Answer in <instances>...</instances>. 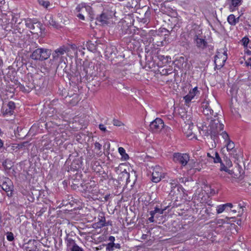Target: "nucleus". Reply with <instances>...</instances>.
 Instances as JSON below:
<instances>
[{"mask_svg": "<svg viewBox=\"0 0 251 251\" xmlns=\"http://www.w3.org/2000/svg\"><path fill=\"white\" fill-rule=\"evenodd\" d=\"M51 54L50 50L45 48H38L34 50L30 55V57L37 61H44L48 59Z\"/></svg>", "mask_w": 251, "mask_h": 251, "instance_id": "obj_1", "label": "nucleus"}, {"mask_svg": "<svg viewBox=\"0 0 251 251\" xmlns=\"http://www.w3.org/2000/svg\"><path fill=\"white\" fill-rule=\"evenodd\" d=\"M211 122L209 125L210 135L211 136H216L221 131L224 129V125L221 122L217 115H214V118L211 117Z\"/></svg>", "mask_w": 251, "mask_h": 251, "instance_id": "obj_2", "label": "nucleus"}, {"mask_svg": "<svg viewBox=\"0 0 251 251\" xmlns=\"http://www.w3.org/2000/svg\"><path fill=\"white\" fill-rule=\"evenodd\" d=\"M25 25L27 27L31 29V32L33 34L41 33L42 25L40 22L33 23L31 19L25 20Z\"/></svg>", "mask_w": 251, "mask_h": 251, "instance_id": "obj_3", "label": "nucleus"}, {"mask_svg": "<svg viewBox=\"0 0 251 251\" xmlns=\"http://www.w3.org/2000/svg\"><path fill=\"white\" fill-rule=\"evenodd\" d=\"M189 156L187 153H175L173 155V160L176 163H179L183 166L187 165L189 161Z\"/></svg>", "mask_w": 251, "mask_h": 251, "instance_id": "obj_4", "label": "nucleus"}, {"mask_svg": "<svg viewBox=\"0 0 251 251\" xmlns=\"http://www.w3.org/2000/svg\"><path fill=\"white\" fill-rule=\"evenodd\" d=\"M152 179L151 180L154 183L159 182L162 178L163 170L161 167L156 165L152 167Z\"/></svg>", "mask_w": 251, "mask_h": 251, "instance_id": "obj_5", "label": "nucleus"}, {"mask_svg": "<svg viewBox=\"0 0 251 251\" xmlns=\"http://www.w3.org/2000/svg\"><path fill=\"white\" fill-rule=\"evenodd\" d=\"M227 59V55L226 52L223 53L218 52L215 56L214 63L215 64V67L217 69H221L225 64V63Z\"/></svg>", "mask_w": 251, "mask_h": 251, "instance_id": "obj_6", "label": "nucleus"}, {"mask_svg": "<svg viewBox=\"0 0 251 251\" xmlns=\"http://www.w3.org/2000/svg\"><path fill=\"white\" fill-rule=\"evenodd\" d=\"M164 127L163 120L160 118H156L152 121L150 125V129L153 132H158Z\"/></svg>", "mask_w": 251, "mask_h": 251, "instance_id": "obj_7", "label": "nucleus"}, {"mask_svg": "<svg viewBox=\"0 0 251 251\" xmlns=\"http://www.w3.org/2000/svg\"><path fill=\"white\" fill-rule=\"evenodd\" d=\"M15 108V104L13 101H10L2 108V113L3 115H12Z\"/></svg>", "mask_w": 251, "mask_h": 251, "instance_id": "obj_8", "label": "nucleus"}, {"mask_svg": "<svg viewBox=\"0 0 251 251\" xmlns=\"http://www.w3.org/2000/svg\"><path fill=\"white\" fill-rule=\"evenodd\" d=\"M67 50V48L64 47H60L55 50L52 53V60L55 61L61 59L63 55L66 52Z\"/></svg>", "mask_w": 251, "mask_h": 251, "instance_id": "obj_9", "label": "nucleus"}, {"mask_svg": "<svg viewBox=\"0 0 251 251\" xmlns=\"http://www.w3.org/2000/svg\"><path fill=\"white\" fill-rule=\"evenodd\" d=\"M0 185L2 189L6 192H10V195L12 194V190L13 185L10 180L8 178H5V180L0 182Z\"/></svg>", "mask_w": 251, "mask_h": 251, "instance_id": "obj_10", "label": "nucleus"}, {"mask_svg": "<svg viewBox=\"0 0 251 251\" xmlns=\"http://www.w3.org/2000/svg\"><path fill=\"white\" fill-rule=\"evenodd\" d=\"M194 42L197 47L200 49L203 50L207 47V42L203 39L195 35L194 37Z\"/></svg>", "mask_w": 251, "mask_h": 251, "instance_id": "obj_11", "label": "nucleus"}, {"mask_svg": "<svg viewBox=\"0 0 251 251\" xmlns=\"http://www.w3.org/2000/svg\"><path fill=\"white\" fill-rule=\"evenodd\" d=\"M117 49L115 46H109L106 48L105 53V56L108 58H113L114 57L117 53Z\"/></svg>", "mask_w": 251, "mask_h": 251, "instance_id": "obj_12", "label": "nucleus"}, {"mask_svg": "<svg viewBox=\"0 0 251 251\" xmlns=\"http://www.w3.org/2000/svg\"><path fill=\"white\" fill-rule=\"evenodd\" d=\"M109 17L105 13H102L96 19V23L97 24L104 25L108 24V20Z\"/></svg>", "mask_w": 251, "mask_h": 251, "instance_id": "obj_13", "label": "nucleus"}, {"mask_svg": "<svg viewBox=\"0 0 251 251\" xmlns=\"http://www.w3.org/2000/svg\"><path fill=\"white\" fill-rule=\"evenodd\" d=\"M202 165L200 166V163L196 161L194 159L190 160L188 163V168L190 170L195 169L196 170L200 172L202 168H203Z\"/></svg>", "mask_w": 251, "mask_h": 251, "instance_id": "obj_14", "label": "nucleus"}, {"mask_svg": "<svg viewBox=\"0 0 251 251\" xmlns=\"http://www.w3.org/2000/svg\"><path fill=\"white\" fill-rule=\"evenodd\" d=\"M199 92L197 87H195L192 90H190L189 93L184 97L185 102L186 103L190 102Z\"/></svg>", "mask_w": 251, "mask_h": 251, "instance_id": "obj_15", "label": "nucleus"}, {"mask_svg": "<svg viewBox=\"0 0 251 251\" xmlns=\"http://www.w3.org/2000/svg\"><path fill=\"white\" fill-rule=\"evenodd\" d=\"M201 107L203 109V113L206 116H211L213 113V111L209 106V103L207 101H204L202 103Z\"/></svg>", "mask_w": 251, "mask_h": 251, "instance_id": "obj_16", "label": "nucleus"}, {"mask_svg": "<svg viewBox=\"0 0 251 251\" xmlns=\"http://www.w3.org/2000/svg\"><path fill=\"white\" fill-rule=\"evenodd\" d=\"M169 184L171 188L170 194L174 195L176 193L175 189L177 188V191H178V189L180 187L178 184V181L176 179H171L169 180Z\"/></svg>", "mask_w": 251, "mask_h": 251, "instance_id": "obj_17", "label": "nucleus"}, {"mask_svg": "<svg viewBox=\"0 0 251 251\" xmlns=\"http://www.w3.org/2000/svg\"><path fill=\"white\" fill-rule=\"evenodd\" d=\"M66 243L67 247V249L70 251H73L78 246L76 244L75 241L71 238H66Z\"/></svg>", "mask_w": 251, "mask_h": 251, "instance_id": "obj_18", "label": "nucleus"}, {"mask_svg": "<svg viewBox=\"0 0 251 251\" xmlns=\"http://www.w3.org/2000/svg\"><path fill=\"white\" fill-rule=\"evenodd\" d=\"M207 156L213 159V162L215 163H217L218 162L221 161V158L219 153L214 151L211 150V152H207Z\"/></svg>", "mask_w": 251, "mask_h": 251, "instance_id": "obj_19", "label": "nucleus"}, {"mask_svg": "<svg viewBox=\"0 0 251 251\" xmlns=\"http://www.w3.org/2000/svg\"><path fill=\"white\" fill-rule=\"evenodd\" d=\"M97 186L95 183H93V184H87L84 190L85 192L88 194H95L97 191Z\"/></svg>", "mask_w": 251, "mask_h": 251, "instance_id": "obj_20", "label": "nucleus"}, {"mask_svg": "<svg viewBox=\"0 0 251 251\" xmlns=\"http://www.w3.org/2000/svg\"><path fill=\"white\" fill-rule=\"evenodd\" d=\"M98 222H97L96 224V228H101L103 226H105L106 221L104 216L101 214V215H99L98 217Z\"/></svg>", "mask_w": 251, "mask_h": 251, "instance_id": "obj_21", "label": "nucleus"}, {"mask_svg": "<svg viewBox=\"0 0 251 251\" xmlns=\"http://www.w3.org/2000/svg\"><path fill=\"white\" fill-rule=\"evenodd\" d=\"M226 146L227 150L229 151H231L230 154L232 155L233 157H235L234 152H235V149L234 148V143L230 140H228L227 142H226Z\"/></svg>", "mask_w": 251, "mask_h": 251, "instance_id": "obj_22", "label": "nucleus"}, {"mask_svg": "<svg viewBox=\"0 0 251 251\" xmlns=\"http://www.w3.org/2000/svg\"><path fill=\"white\" fill-rule=\"evenodd\" d=\"M170 205H168L167 206L164 207L163 208H159L157 207H156L154 210L151 211L150 214L151 215H155L158 213L159 214H162L165 210H166L168 207H169Z\"/></svg>", "mask_w": 251, "mask_h": 251, "instance_id": "obj_23", "label": "nucleus"}, {"mask_svg": "<svg viewBox=\"0 0 251 251\" xmlns=\"http://www.w3.org/2000/svg\"><path fill=\"white\" fill-rule=\"evenodd\" d=\"M239 17L236 18L235 16L231 14L227 17V21L229 24L232 25H235L237 23L239 22Z\"/></svg>", "mask_w": 251, "mask_h": 251, "instance_id": "obj_24", "label": "nucleus"}, {"mask_svg": "<svg viewBox=\"0 0 251 251\" xmlns=\"http://www.w3.org/2000/svg\"><path fill=\"white\" fill-rule=\"evenodd\" d=\"M200 133L203 136H208L210 134L209 129H207V127L205 125H201L199 127Z\"/></svg>", "mask_w": 251, "mask_h": 251, "instance_id": "obj_25", "label": "nucleus"}, {"mask_svg": "<svg viewBox=\"0 0 251 251\" xmlns=\"http://www.w3.org/2000/svg\"><path fill=\"white\" fill-rule=\"evenodd\" d=\"M218 163H220V170L221 171H225L226 172H227L228 174L230 175H232L233 173V171L232 170H229L228 168H227V167H226L225 163L223 162L222 160L221 159L220 162H218Z\"/></svg>", "mask_w": 251, "mask_h": 251, "instance_id": "obj_26", "label": "nucleus"}, {"mask_svg": "<svg viewBox=\"0 0 251 251\" xmlns=\"http://www.w3.org/2000/svg\"><path fill=\"white\" fill-rule=\"evenodd\" d=\"M193 125L191 126L190 124H186L184 127V131L186 134L187 136L189 137L193 134L192 131Z\"/></svg>", "mask_w": 251, "mask_h": 251, "instance_id": "obj_27", "label": "nucleus"}, {"mask_svg": "<svg viewBox=\"0 0 251 251\" xmlns=\"http://www.w3.org/2000/svg\"><path fill=\"white\" fill-rule=\"evenodd\" d=\"M118 151L121 155H122L123 157H124L125 159L128 158V155L126 153L125 150L123 148H122V147L119 148Z\"/></svg>", "mask_w": 251, "mask_h": 251, "instance_id": "obj_28", "label": "nucleus"}, {"mask_svg": "<svg viewBox=\"0 0 251 251\" xmlns=\"http://www.w3.org/2000/svg\"><path fill=\"white\" fill-rule=\"evenodd\" d=\"M42 143L43 144V148L44 149L48 150L50 149L51 145L50 144V141L43 140L42 141Z\"/></svg>", "mask_w": 251, "mask_h": 251, "instance_id": "obj_29", "label": "nucleus"}, {"mask_svg": "<svg viewBox=\"0 0 251 251\" xmlns=\"http://www.w3.org/2000/svg\"><path fill=\"white\" fill-rule=\"evenodd\" d=\"M226 207H225L224 204L220 205L217 207V213L218 214L222 213L224 210H225Z\"/></svg>", "mask_w": 251, "mask_h": 251, "instance_id": "obj_30", "label": "nucleus"}, {"mask_svg": "<svg viewBox=\"0 0 251 251\" xmlns=\"http://www.w3.org/2000/svg\"><path fill=\"white\" fill-rule=\"evenodd\" d=\"M7 240L9 241H13L14 240V234L11 232H7L6 233Z\"/></svg>", "mask_w": 251, "mask_h": 251, "instance_id": "obj_31", "label": "nucleus"}, {"mask_svg": "<svg viewBox=\"0 0 251 251\" xmlns=\"http://www.w3.org/2000/svg\"><path fill=\"white\" fill-rule=\"evenodd\" d=\"M38 2L40 5L43 6L45 8H47L50 5L49 1H45L44 0H38Z\"/></svg>", "mask_w": 251, "mask_h": 251, "instance_id": "obj_32", "label": "nucleus"}, {"mask_svg": "<svg viewBox=\"0 0 251 251\" xmlns=\"http://www.w3.org/2000/svg\"><path fill=\"white\" fill-rule=\"evenodd\" d=\"M72 96L73 97V98L72 99L73 101L70 102L71 103L74 105L78 101V95L76 94H74L73 95H72Z\"/></svg>", "mask_w": 251, "mask_h": 251, "instance_id": "obj_33", "label": "nucleus"}, {"mask_svg": "<svg viewBox=\"0 0 251 251\" xmlns=\"http://www.w3.org/2000/svg\"><path fill=\"white\" fill-rule=\"evenodd\" d=\"M114 243H109L107 245L106 250V251H113L114 250Z\"/></svg>", "mask_w": 251, "mask_h": 251, "instance_id": "obj_34", "label": "nucleus"}, {"mask_svg": "<svg viewBox=\"0 0 251 251\" xmlns=\"http://www.w3.org/2000/svg\"><path fill=\"white\" fill-rule=\"evenodd\" d=\"M221 135L222 136V137L225 139L226 142H227L228 140H230L228 135L226 131L222 132Z\"/></svg>", "mask_w": 251, "mask_h": 251, "instance_id": "obj_35", "label": "nucleus"}, {"mask_svg": "<svg viewBox=\"0 0 251 251\" xmlns=\"http://www.w3.org/2000/svg\"><path fill=\"white\" fill-rule=\"evenodd\" d=\"M171 71V70H170V69H163L161 72V74L162 75H170V74H171L172 73V72Z\"/></svg>", "mask_w": 251, "mask_h": 251, "instance_id": "obj_36", "label": "nucleus"}, {"mask_svg": "<svg viewBox=\"0 0 251 251\" xmlns=\"http://www.w3.org/2000/svg\"><path fill=\"white\" fill-rule=\"evenodd\" d=\"M241 42H242V44L244 47H247V45L249 42V39L248 37H245L242 39Z\"/></svg>", "mask_w": 251, "mask_h": 251, "instance_id": "obj_37", "label": "nucleus"}, {"mask_svg": "<svg viewBox=\"0 0 251 251\" xmlns=\"http://www.w3.org/2000/svg\"><path fill=\"white\" fill-rule=\"evenodd\" d=\"M49 25L54 27L57 26V24L51 17H50V19L49 20Z\"/></svg>", "mask_w": 251, "mask_h": 251, "instance_id": "obj_38", "label": "nucleus"}, {"mask_svg": "<svg viewBox=\"0 0 251 251\" xmlns=\"http://www.w3.org/2000/svg\"><path fill=\"white\" fill-rule=\"evenodd\" d=\"M113 124L114 126H120L123 125V124L121 121L116 119L113 120Z\"/></svg>", "mask_w": 251, "mask_h": 251, "instance_id": "obj_39", "label": "nucleus"}, {"mask_svg": "<svg viewBox=\"0 0 251 251\" xmlns=\"http://www.w3.org/2000/svg\"><path fill=\"white\" fill-rule=\"evenodd\" d=\"M225 164L226 167H227V168L231 167L232 166V162L229 159H228L227 158L226 159V160H225Z\"/></svg>", "mask_w": 251, "mask_h": 251, "instance_id": "obj_40", "label": "nucleus"}, {"mask_svg": "<svg viewBox=\"0 0 251 251\" xmlns=\"http://www.w3.org/2000/svg\"><path fill=\"white\" fill-rule=\"evenodd\" d=\"M241 0H232V4L234 6H238L241 4Z\"/></svg>", "mask_w": 251, "mask_h": 251, "instance_id": "obj_41", "label": "nucleus"}, {"mask_svg": "<svg viewBox=\"0 0 251 251\" xmlns=\"http://www.w3.org/2000/svg\"><path fill=\"white\" fill-rule=\"evenodd\" d=\"M99 128L102 131H103V132L107 131L106 127H105V126L103 124H101L99 125Z\"/></svg>", "mask_w": 251, "mask_h": 251, "instance_id": "obj_42", "label": "nucleus"}, {"mask_svg": "<svg viewBox=\"0 0 251 251\" xmlns=\"http://www.w3.org/2000/svg\"><path fill=\"white\" fill-rule=\"evenodd\" d=\"M95 148L99 151H100L101 149V145L99 142H96L95 143Z\"/></svg>", "mask_w": 251, "mask_h": 251, "instance_id": "obj_43", "label": "nucleus"}, {"mask_svg": "<svg viewBox=\"0 0 251 251\" xmlns=\"http://www.w3.org/2000/svg\"><path fill=\"white\" fill-rule=\"evenodd\" d=\"M246 65L248 66L251 67V57H250L246 61Z\"/></svg>", "mask_w": 251, "mask_h": 251, "instance_id": "obj_44", "label": "nucleus"}, {"mask_svg": "<svg viewBox=\"0 0 251 251\" xmlns=\"http://www.w3.org/2000/svg\"><path fill=\"white\" fill-rule=\"evenodd\" d=\"M5 4V0H0V8L3 7Z\"/></svg>", "mask_w": 251, "mask_h": 251, "instance_id": "obj_45", "label": "nucleus"}, {"mask_svg": "<svg viewBox=\"0 0 251 251\" xmlns=\"http://www.w3.org/2000/svg\"><path fill=\"white\" fill-rule=\"evenodd\" d=\"M108 240L110 242V243H114L115 241V237L113 236H110L109 237Z\"/></svg>", "mask_w": 251, "mask_h": 251, "instance_id": "obj_46", "label": "nucleus"}, {"mask_svg": "<svg viewBox=\"0 0 251 251\" xmlns=\"http://www.w3.org/2000/svg\"><path fill=\"white\" fill-rule=\"evenodd\" d=\"M155 215H151V217L149 218V221L150 222H151V223L154 222V217L155 216Z\"/></svg>", "mask_w": 251, "mask_h": 251, "instance_id": "obj_47", "label": "nucleus"}, {"mask_svg": "<svg viewBox=\"0 0 251 251\" xmlns=\"http://www.w3.org/2000/svg\"><path fill=\"white\" fill-rule=\"evenodd\" d=\"M72 251H84L83 249L80 248V247L78 246L77 248H76L75 249H74Z\"/></svg>", "mask_w": 251, "mask_h": 251, "instance_id": "obj_48", "label": "nucleus"}, {"mask_svg": "<svg viewBox=\"0 0 251 251\" xmlns=\"http://www.w3.org/2000/svg\"><path fill=\"white\" fill-rule=\"evenodd\" d=\"M225 207L226 208L227 207H229L230 208H232L233 207V205L231 203H227L224 204Z\"/></svg>", "mask_w": 251, "mask_h": 251, "instance_id": "obj_49", "label": "nucleus"}, {"mask_svg": "<svg viewBox=\"0 0 251 251\" xmlns=\"http://www.w3.org/2000/svg\"><path fill=\"white\" fill-rule=\"evenodd\" d=\"M77 17L79 18L81 20H84V16L81 14H78L77 15Z\"/></svg>", "mask_w": 251, "mask_h": 251, "instance_id": "obj_50", "label": "nucleus"}, {"mask_svg": "<svg viewBox=\"0 0 251 251\" xmlns=\"http://www.w3.org/2000/svg\"><path fill=\"white\" fill-rule=\"evenodd\" d=\"M27 144L26 142H24L23 144H19L18 146V147L19 148V149H21L23 148V147L25 146V144Z\"/></svg>", "mask_w": 251, "mask_h": 251, "instance_id": "obj_51", "label": "nucleus"}, {"mask_svg": "<svg viewBox=\"0 0 251 251\" xmlns=\"http://www.w3.org/2000/svg\"><path fill=\"white\" fill-rule=\"evenodd\" d=\"M123 175L124 176H126L127 178H129V173H128L127 172H123Z\"/></svg>", "mask_w": 251, "mask_h": 251, "instance_id": "obj_52", "label": "nucleus"}, {"mask_svg": "<svg viewBox=\"0 0 251 251\" xmlns=\"http://www.w3.org/2000/svg\"><path fill=\"white\" fill-rule=\"evenodd\" d=\"M186 181V178H185L184 177H181L179 178V181L181 183H184Z\"/></svg>", "mask_w": 251, "mask_h": 251, "instance_id": "obj_53", "label": "nucleus"}, {"mask_svg": "<svg viewBox=\"0 0 251 251\" xmlns=\"http://www.w3.org/2000/svg\"><path fill=\"white\" fill-rule=\"evenodd\" d=\"M120 249L121 248L120 245L119 244H115V246H114V248Z\"/></svg>", "mask_w": 251, "mask_h": 251, "instance_id": "obj_54", "label": "nucleus"}, {"mask_svg": "<svg viewBox=\"0 0 251 251\" xmlns=\"http://www.w3.org/2000/svg\"><path fill=\"white\" fill-rule=\"evenodd\" d=\"M148 235L147 234H143L141 237V239H146L147 238Z\"/></svg>", "mask_w": 251, "mask_h": 251, "instance_id": "obj_55", "label": "nucleus"}, {"mask_svg": "<svg viewBox=\"0 0 251 251\" xmlns=\"http://www.w3.org/2000/svg\"><path fill=\"white\" fill-rule=\"evenodd\" d=\"M111 225V222H110V221L106 222L105 226H108V225Z\"/></svg>", "mask_w": 251, "mask_h": 251, "instance_id": "obj_56", "label": "nucleus"}, {"mask_svg": "<svg viewBox=\"0 0 251 251\" xmlns=\"http://www.w3.org/2000/svg\"><path fill=\"white\" fill-rule=\"evenodd\" d=\"M3 146V143L2 141L0 139V148L2 147Z\"/></svg>", "mask_w": 251, "mask_h": 251, "instance_id": "obj_57", "label": "nucleus"}, {"mask_svg": "<svg viewBox=\"0 0 251 251\" xmlns=\"http://www.w3.org/2000/svg\"><path fill=\"white\" fill-rule=\"evenodd\" d=\"M247 54H249V55H251V51H250V50H247Z\"/></svg>", "mask_w": 251, "mask_h": 251, "instance_id": "obj_58", "label": "nucleus"}, {"mask_svg": "<svg viewBox=\"0 0 251 251\" xmlns=\"http://www.w3.org/2000/svg\"><path fill=\"white\" fill-rule=\"evenodd\" d=\"M32 87H30V88H29L28 90H27V91H29V89H32Z\"/></svg>", "mask_w": 251, "mask_h": 251, "instance_id": "obj_59", "label": "nucleus"}, {"mask_svg": "<svg viewBox=\"0 0 251 251\" xmlns=\"http://www.w3.org/2000/svg\"><path fill=\"white\" fill-rule=\"evenodd\" d=\"M232 211L234 212H236V210H233Z\"/></svg>", "mask_w": 251, "mask_h": 251, "instance_id": "obj_60", "label": "nucleus"}, {"mask_svg": "<svg viewBox=\"0 0 251 251\" xmlns=\"http://www.w3.org/2000/svg\"><path fill=\"white\" fill-rule=\"evenodd\" d=\"M250 79L251 80V75L250 76Z\"/></svg>", "mask_w": 251, "mask_h": 251, "instance_id": "obj_61", "label": "nucleus"}]
</instances>
